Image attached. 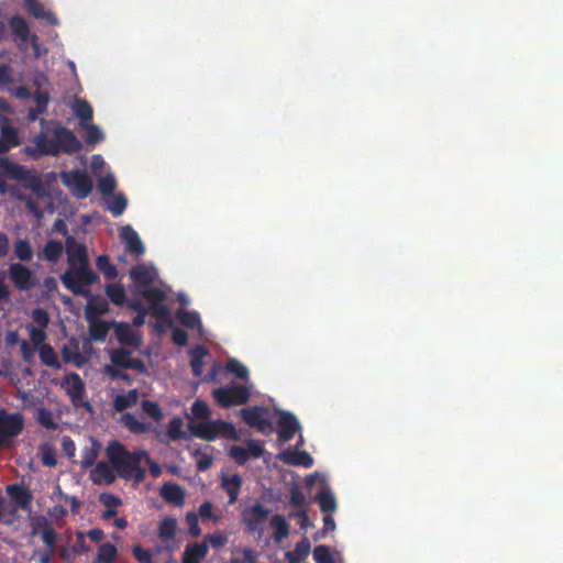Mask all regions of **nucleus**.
Instances as JSON below:
<instances>
[{
    "label": "nucleus",
    "instance_id": "1",
    "mask_svg": "<svg viewBox=\"0 0 563 563\" xmlns=\"http://www.w3.org/2000/svg\"><path fill=\"white\" fill-rule=\"evenodd\" d=\"M55 125L52 133L54 140H48L44 132L33 137V146H25V153L31 157L58 156L59 153L73 155L82 148L76 134L60 125L57 121H51Z\"/></svg>",
    "mask_w": 563,
    "mask_h": 563
},
{
    "label": "nucleus",
    "instance_id": "2",
    "mask_svg": "<svg viewBox=\"0 0 563 563\" xmlns=\"http://www.w3.org/2000/svg\"><path fill=\"white\" fill-rule=\"evenodd\" d=\"M109 463L114 468L118 477L124 481L142 483L145 479L146 471L141 465L145 450L130 452L119 441H111L106 449Z\"/></svg>",
    "mask_w": 563,
    "mask_h": 563
},
{
    "label": "nucleus",
    "instance_id": "3",
    "mask_svg": "<svg viewBox=\"0 0 563 563\" xmlns=\"http://www.w3.org/2000/svg\"><path fill=\"white\" fill-rule=\"evenodd\" d=\"M190 433L205 441H214L218 438L238 441L240 439L235 427L223 420H207L203 422H189Z\"/></svg>",
    "mask_w": 563,
    "mask_h": 563
},
{
    "label": "nucleus",
    "instance_id": "4",
    "mask_svg": "<svg viewBox=\"0 0 563 563\" xmlns=\"http://www.w3.org/2000/svg\"><path fill=\"white\" fill-rule=\"evenodd\" d=\"M60 280L74 295L86 296L88 294L87 287L96 284L99 276L89 265H77L68 267L60 276Z\"/></svg>",
    "mask_w": 563,
    "mask_h": 563
},
{
    "label": "nucleus",
    "instance_id": "5",
    "mask_svg": "<svg viewBox=\"0 0 563 563\" xmlns=\"http://www.w3.org/2000/svg\"><path fill=\"white\" fill-rule=\"evenodd\" d=\"M60 388L69 397L74 407H84L88 411L92 410L90 402L85 401V383L78 373L71 372L66 374L60 380Z\"/></svg>",
    "mask_w": 563,
    "mask_h": 563
},
{
    "label": "nucleus",
    "instance_id": "6",
    "mask_svg": "<svg viewBox=\"0 0 563 563\" xmlns=\"http://www.w3.org/2000/svg\"><path fill=\"white\" fill-rule=\"evenodd\" d=\"M139 294L150 303L148 312L156 319L162 321H169L170 310L164 303L166 294L157 287H144L139 290Z\"/></svg>",
    "mask_w": 563,
    "mask_h": 563
},
{
    "label": "nucleus",
    "instance_id": "7",
    "mask_svg": "<svg viewBox=\"0 0 563 563\" xmlns=\"http://www.w3.org/2000/svg\"><path fill=\"white\" fill-rule=\"evenodd\" d=\"M212 395L217 402L223 408L244 405L251 398L249 388L242 385L219 387L213 390Z\"/></svg>",
    "mask_w": 563,
    "mask_h": 563
},
{
    "label": "nucleus",
    "instance_id": "8",
    "mask_svg": "<svg viewBox=\"0 0 563 563\" xmlns=\"http://www.w3.org/2000/svg\"><path fill=\"white\" fill-rule=\"evenodd\" d=\"M8 273L10 282L21 292L30 291L38 284L34 273L22 263L10 264Z\"/></svg>",
    "mask_w": 563,
    "mask_h": 563
},
{
    "label": "nucleus",
    "instance_id": "9",
    "mask_svg": "<svg viewBox=\"0 0 563 563\" xmlns=\"http://www.w3.org/2000/svg\"><path fill=\"white\" fill-rule=\"evenodd\" d=\"M269 509L261 503H255L251 507L243 509L242 521L251 533L262 534L263 525L267 520Z\"/></svg>",
    "mask_w": 563,
    "mask_h": 563
},
{
    "label": "nucleus",
    "instance_id": "10",
    "mask_svg": "<svg viewBox=\"0 0 563 563\" xmlns=\"http://www.w3.org/2000/svg\"><path fill=\"white\" fill-rule=\"evenodd\" d=\"M268 413L267 408L262 406H254L249 408H243L241 410V417L243 421L251 428H255L262 433H267L273 431V423L266 419Z\"/></svg>",
    "mask_w": 563,
    "mask_h": 563
},
{
    "label": "nucleus",
    "instance_id": "11",
    "mask_svg": "<svg viewBox=\"0 0 563 563\" xmlns=\"http://www.w3.org/2000/svg\"><path fill=\"white\" fill-rule=\"evenodd\" d=\"M64 183L73 187L78 198H86L93 188V183L87 172L75 169L63 174Z\"/></svg>",
    "mask_w": 563,
    "mask_h": 563
},
{
    "label": "nucleus",
    "instance_id": "12",
    "mask_svg": "<svg viewBox=\"0 0 563 563\" xmlns=\"http://www.w3.org/2000/svg\"><path fill=\"white\" fill-rule=\"evenodd\" d=\"M24 427V419L20 412L8 413L5 409L0 408V435L13 438L19 435Z\"/></svg>",
    "mask_w": 563,
    "mask_h": 563
},
{
    "label": "nucleus",
    "instance_id": "13",
    "mask_svg": "<svg viewBox=\"0 0 563 563\" xmlns=\"http://www.w3.org/2000/svg\"><path fill=\"white\" fill-rule=\"evenodd\" d=\"M110 360L113 366L122 369H133L139 373H145L146 366L141 358L132 356V352L124 349H114L110 353Z\"/></svg>",
    "mask_w": 563,
    "mask_h": 563
},
{
    "label": "nucleus",
    "instance_id": "14",
    "mask_svg": "<svg viewBox=\"0 0 563 563\" xmlns=\"http://www.w3.org/2000/svg\"><path fill=\"white\" fill-rule=\"evenodd\" d=\"M278 416V441L285 443L290 441L300 430V423L296 416L289 411L280 410Z\"/></svg>",
    "mask_w": 563,
    "mask_h": 563
},
{
    "label": "nucleus",
    "instance_id": "15",
    "mask_svg": "<svg viewBox=\"0 0 563 563\" xmlns=\"http://www.w3.org/2000/svg\"><path fill=\"white\" fill-rule=\"evenodd\" d=\"M68 267L77 265H89L87 247L78 243L73 235H68L65 241Z\"/></svg>",
    "mask_w": 563,
    "mask_h": 563
},
{
    "label": "nucleus",
    "instance_id": "16",
    "mask_svg": "<svg viewBox=\"0 0 563 563\" xmlns=\"http://www.w3.org/2000/svg\"><path fill=\"white\" fill-rule=\"evenodd\" d=\"M31 534L41 536L42 541L51 549L57 540V532L52 527L47 518L41 516L32 520Z\"/></svg>",
    "mask_w": 563,
    "mask_h": 563
},
{
    "label": "nucleus",
    "instance_id": "17",
    "mask_svg": "<svg viewBox=\"0 0 563 563\" xmlns=\"http://www.w3.org/2000/svg\"><path fill=\"white\" fill-rule=\"evenodd\" d=\"M7 493L14 501L16 508L31 512L33 495L29 488L20 484H11L7 486Z\"/></svg>",
    "mask_w": 563,
    "mask_h": 563
},
{
    "label": "nucleus",
    "instance_id": "18",
    "mask_svg": "<svg viewBox=\"0 0 563 563\" xmlns=\"http://www.w3.org/2000/svg\"><path fill=\"white\" fill-rule=\"evenodd\" d=\"M120 238L125 242V249L129 253L135 256H142L145 253L140 235L131 225L120 229Z\"/></svg>",
    "mask_w": 563,
    "mask_h": 563
},
{
    "label": "nucleus",
    "instance_id": "19",
    "mask_svg": "<svg viewBox=\"0 0 563 563\" xmlns=\"http://www.w3.org/2000/svg\"><path fill=\"white\" fill-rule=\"evenodd\" d=\"M130 278L139 287H148L157 277V272L154 267H148L144 264H136L130 269Z\"/></svg>",
    "mask_w": 563,
    "mask_h": 563
},
{
    "label": "nucleus",
    "instance_id": "20",
    "mask_svg": "<svg viewBox=\"0 0 563 563\" xmlns=\"http://www.w3.org/2000/svg\"><path fill=\"white\" fill-rule=\"evenodd\" d=\"M117 476L112 465L103 461L98 462L90 473V479L97 485H110L115 481Z\"/></svg>",
    "mask_w": 563,
    "mask_h": 563
},
{
    "label": "nucleus",
    "instance_id": "21",
    "mask_svg": "<svg viewBox=\"0 0 563 563\" xmlns=\"http://www.w3.org/2000/svg\"><path fill=\"white\" fill-rule=\"evenodd\" d=\"M279 459L287 465L311 467L313 465L312 456L306 451L287 450L279 454Z\"/></svg>",
    "mask_w": 563,
    "mask_h": 563
},
{
    "label": "nucleus",
    "instance_id": "22",
    "mask_svg": "<svg viewBox=\"0 0 563 563\" xmlns=\"http://www.w3.org/2000/svg\"><path fill=\"white\" fill-rule=\"evenodd\" d=\"M209 551L208 543L202 541L200 543L187 544L183 553V563H201L207 556Z\"/></svg>",
    "mask_w": 563,
    "mask_h": 563
},
{
    "label": "nucleus",
    "instance_id": "23",
    "mask_svg": "<svg viewBox=\"0 0 563 563\" xmlns=\"http://www.w3.org/2000/svg\"><path fill=\"white\" fill-rule=\"evenodd\" d=\"M159 494L162 498L167 503H172L176 506H183L185 504V490L178 484L169 483L163 485L161 487Z\"/></svg>",
    "mask_w": 563,
    "mask_h": 563
},
{
    "label": "nucleus",
    "instance_id": "24",
    "mask_svg": "<svg viewBox=\"0 0 563 563\" xmlns=\"http://www.w3.org/2000/svg\"><path fill=\"white\" fill-rule=\"evenodd\" d=\"M88 334L93 342H102L106 340L109 330L112 328V321H104L101 319L88 320Z\"/></svg>",
    "mask_w": 563,
    "mask_h": 563
},
{
    "label": "nucleus",
    "instance_id": "25",
    "mask_svg": "<svg viewBox=\"0 0 563 563\" xmlns=\"http://www.w3.org/2000/svg\"><path fill=\"white\" fill-rule=\"evenodd\" d=\"M0 132L1 139L9 146V148L20 145V139L16 129L11 125L10 119L4 115L0 117Z\"/></svg>",
    "mask_w": 563,
    "mask_h": 563
},
{
    "label": "nucleus",
    "instance_id": "26",
    "mask_svg": "<svg viewBox=\"0 0 563 563\" xmlns=\"http://www.w3.org/2000/svg\"><path fill=\"white\" fill-rule=\"evenodd\" d=\"M63 251L64 246L60 241L48 240L42 252L38 253V257L43 261L56 264L60 260Z\"/></svg>",
    "mask_w": 563,
    "mask_h": 563
},
{
    "label": "nucleus",
    "instance_id": "27",
    "mask_svg": "<svg viewBox=\"0 0 563 563\" xmlns=\"http://www.w3.org/2000/svg\"><path fill=\"white\" fill-rule=\"evenodd\" d=\"M0 169L3 175L10 176L12 179L22 180L27 176V169L8 157H0Z\"/></svg>",
    "mask_w": 563,
    "mask_h": 563
},
{
    "label": "nucleus",
    "instance_id": "28",
    "mask_svg": "<svg viewBox=\"0 0 563 563\" xmlns=\"http://www.w3.org/2000/svg\"><path fill=\"white\" fill-rule=\"evenodd\" d=\"M190 367L195 377H200L203 373L205 357L208 350L203 345H196L189 351Z\"/></svg>",
    "mask_w": 563,
    "mask_h": 563
},
{
    "label": "nucleus",
    "instance_id": "29",
    "mask_svg": "<svg viewBox=\"0 0 563 563\" xmlns=\"http://www.w3.org/2000/svg\"><path fill=\"white\" fill-rule=\"evenodd\" d=\"M242 483V477L239 474H232L222 478L221 486L227 492L230 504H234L238 500Z\"/></svg>",
    "mask_w": 563,
    "mask_h": 563
},
{
    "label": "nucleus",
    "instance_id": "30",
    "mask_svg": "<svg viewBox=\"0 0 563 563\" xmlns=\"http://www.w3.org/2000/svg\"><path fill=\"white\" fill-rule=\"evenodd\" d=\"M112 328H114V335L120 344H136L134 332L129 323L112 321Z\"/></svg>",
    "mask_w": 563,
    "mask_h": 563
},
{
    "label": "nucleus",
    "instance_id": "31",
    "mask_svg": "<svg viewBox=\"0 0 563 563\" xmlns=\"http://www.w3.org/2000/svg\"><path fill=\"white\" fill-rule=\"evenodd\" d=\"M139 391L137 389H130L125 394H119L114 397L112 406L117 412H122L128 408L137 404Z\"/></svg>",
    "mask_w": 563,
    "mask_h": 563
},
{
    "label": "nucleus",
    "instance_id": "32",
    "mask_svg": "<svg viewBox=\"0 0 563 563\" xmlns=\"http://www.w3.org/2000/svg\"><path fill=\"white\" fill-rule=\"evenodd\" d=\"M311 544L308 538L303 537L291 551L286 552L285 556L289 563H299L310 553Z\"/></svg>",
    "mask_w": 563,
    "mask_h": 563
},
{
    "label": "nucleus",
    "instance_id": "33",
    "mask_svg": "<svg viewBox=\"0 0 563 563\" xmlns=\"http://www.w3.org/2000/svg\"><path fill=\"white\" fill-rule=\"evenodd\" d=\"M75 115L80 121V126L89 123L93 118V110L90 103L85 99L76 98L73 104Z\"/></svg>",
    "mask_w": 563,
    "mask_h": 563
},
{
    "label": "nucleus",
    "instance_id": "34",
    "mask_svg": "<svg viewBox=\"0 0 563 563\" xmlns=\"http://www.w3.org/2000/svg\"><path fill=\"white\" fill-rule=\"evenodd\" d=\"M269 525L275 530L273 539L276 543H280L289 536L290 526L282 515H274Z\"/></svg>",
    "mask_w": 563,
    "mask_h": 563
},
{
    "label": "nucleus",
    "instance_id": "35",
    "mask_svg": "<svg viewBox=\"0 0 563 563\" xmlns=\"http://www.w3.org/2000/svg\"><path fill=\"white\" fill-rule=\"evenodd\" d=\"M9 26L11 29L12 34L16 38L24 41V42L27 41L29 35H30V27L24 18H22L21 15H18V14L13 15L9 20Z\"/></svg>",
    "mask_w": 563,
    "mask_h": 563
},
{
    "label": "nucleus",
    "instance_id": "36",
    "mask_svg": "<svg viewBox=\"0 0 563 563\" xmlns=\"http://www.w3.org/2000/svg\"><path fill=\"white\" fill-rule=\"evenodd\" d=\"M118 549L110 542L102 543L98 547L97 555L92 563H114L117 560Z\"/></svg>",
    "mask_w": 563,
    "mask_h": 563
},
{
    "label": "nucleus",
    "instance_id": "37",
    "mask_svg": "<svg viewBox=\"0 0 563 563\" xmlns=\"http://www.w3.org/2000/svg\"><path fill=\"white\" fill-rule=\"evenodd\" d=\"M41 362L53 368H60L62 364L58 361L55 350L49 344H42L37 349Z\"/></svg>",
    "mask_w": 563,
    "mask_h": 563
},
{
    "label": "nucleus",
    "instance_id": "38",
    "mask_svg": "<svg viewBox=\"0 0 563 563\" xmlns=\"http://www.w3.org/2000/svg\"><path fill=\"white\" fill-rule=\"evenodd\" d=\"M176 318L181 325L188 329H196L201 325L200 317L196 311L179 309L176 312Z\"/></svg>",
    "mask_w": 563,
    "mask_h": 563
},
{
    "label": "nucleus",
    "instance_id": "39",
    "mask_svg": "<svg viewBox=\"0 0 563 563\" xmlns=\"http://www.w3.org/2000/svg\"><path fill=\"white\" fill-rule=\"evenodd\" d=\"M14 254L21 262H30L33 258V247L29 240L18 239L14 242Z\"/></svg>",
    "mask_w": 563,
    "mask_h": 563
},
{
    "label": "nucleus",
    "instance_id": "40",
    "mask_svg": "<svg viewBox=\"0 0 563 563\" xmlns=\"http://www.w3.org/2000/svg\"><path fill=\"white\" fill-rule=\"evenodd\" d=\"M25 7H26L27 12L31 15H33L34 18H37V19L42 18V19L49 21L51 23L56 22L55 15L51 12H45L43 4L41 2H38L37 0H26Z\"/></svg>",
    "mask_w": 563,
    "mask_h": 563
},
{
    "label": "nucleus",
    "instance_id": "41",
    "mask_svg": "<svg viewBox=\"0 0 563 563\" xmlns=\"http://www.w3.org/2000/svg\"><path fill=\"white\" fill-rule=\"evenodd\" d=\"M96 266L103 274L106 279L112 280L118 277V269L110 262L108 255H99L96 260Z\"/></svg>",
    "mask_w": 563,
    "mask_h": 563
},
{
    "label": "nucleus",
    "instance_id": "42",
    "mask_svg": "<svg viewBox=\"0 0 563 563\" xmlns=\"http://www.w3.org/2000/svg\"><path fill=\"white\" fill-rule=\"evenodd\" d=\"M106 294L115 306H122L126 301L125 290L121 284H108Z\"/></svg>",
    "mask_w": 563,
    "mask_h": 563
},
{
    "label": "nucleus",
    "instance_id": "43",
    "mask_svg": "<svg viewBox=\"0 0 563 563\" xmlns=\"http://www.w3.org/2000/svg\"><path fill=\"white\" fill-rule=\"evenodd\" d=\"M25 181V187L31 189L37 198H43L47 196V191L44 188L42 178L38 175L31 174L30 170H27L26 178L22 179Z\"/></svg>",
    "mask_w": 563,
    "mask_h": 563
},
{
    "label": "nucleus",
    "instance_id": "44",
    "mask_svg": "<svg viewBox=\"0 0 563 563\" xmlns=\"http://www.w3.org/2000/svg\"><path fill=\"white\" fill-rule=\"evenodd\" d=\"M177 523L174 518H165L159 522L158 538L163 541L173 540L176 536Z\"/></svg>",
    "mask_w": 563,
    "mask_h": 563
},
{
    "label": "nucleus",
    "instance_id": "45",
    "mask_svg": "<svg viewBox=\"0 0 563 563\" xmlns=\"http://www.w3.org/2000/svg\"><path fill=\"white\" fill-rule=\"evenodd\" d=\"M320 510L324 514L333 512L336 509V500L332 493L322 490L317 495Z\"/></svg>",
    "mask_w": 563,
    "mask_h": 563
},
{
    "label": "nucleus",
    "instance_id": "46",
    "mask_svg": "<svg viewBox=\"0 0 563 563\" xmlns=\"http://www.w3.org/2000/svg\"><path fill=\"white\" fill-rule=\"evenodd\" d=\"M122 421L124 426L133 433H146L150 430L148 424L137 420L132 413H124Z\"/></svg>",
    "mask_w": 563,
    "mask_h": 563
},
{
    "label": "nucleus",
    "instance_id": "47",
    "mask_svg": "<svg viewBox=\"0 0 563 563\" xmlns=\"http://www.w3.org/2000/svg\"><path fill=\"white\" fill-rule=\"evenodd\" d=\"M167 434L172 441H178L187 438L186 433L183 431V420L179 417H174L169 421Z\"/></svg>",
    "mask_w": 563,
    "mask_h": 563
},
{
    "label": "nucleus",
    "instance_id": "48",
    "mask_svg": "<svg viewBox=\"0 0 563 563\" xmlns=\"http://www.w3.org/2000/svg\"><path fill=\"white\" fill-rule=\"evenodd\" d=\"M225 368L239 379H249L250 373L247 367L236 358H230L225 364Z\"/></svg>",
    "mask_w": 563,
    "mask_h": 563
},
{
    "label": "nucleus",
    "instance_id": "49",
    "mask_svg": "<svg viewBox=\"0 0 563 563\" xmlns=\"http://www.w3.org/2000/svg\"><path fill=\"white\" fill-rule=\"evenodd\" d=\"M128 200L123 194L113 196L109 202L108 210L113 217H120L126 209Z\"/></svg>",
    "mask_w": 563,
    "mask_h": 563
},
{
    "label": "nucleus",
    "instance_id": "50",
    "mask_svg": "<svg viewBox=\"0 0 563 563\" xmlns=\"http://www.w3.org/2000/svg\"><path fill=\"white\" fill-rule=\"evenodd\" d=\"M41 461L44 466L54 467L57 464L55 449L49 443L41 445Z\"/></svg>",
    "mask_w": 563,
    "mask_h": 563
},
{
    "label": "nucleus",
    "instance_id": "51",
    "mask_svg": "<svg viewBox=\"0 0 563 563\" xmlns=\"http://www.w3.org/2000/svg\"><path fill=\"white\" fill-rule=\"evenodd\" d=\"M36 420L42 427L48 430H56L58 428V424L54 420L53 413L46 408H38Z\"/></svg>",
    "mask_w": 563,
    "mask_h": 563
},
{
    "label": "nucleus",
    "instance_id": "52",
    "mask_svg": "<svg viewBox=\"0 0 563 563\" xmlns=\"http://www.w3.org/2000/svg\"><path fill=\"white\" fill-rule=\"evenodd\" d=\"M86 131V142L90 145H95L101 142L104 137L102 131L98 125L87 123L81 126Z\"/></svg>",
    "mask_w": 563,
    "mask_h": 563
},
{
    "label": "nucleus",
    "instance_id": "53",
    "mask_svg": "<svg viewBox=\"0 0 563 563\" xmlns=\"http://www.w3.org/2000/svg\"><path fill=\"white\" fill-rule=\"evenodd\" d=\"M108 311V303L104 300H90L86 307L87 320L92 319V316H100Z\"/></svg>",
    "mask_w": 563,
    "mask_h": 563
},
{
    "label": "nucleus",
    "instance_id": "54",
    "mask_svg": "<svg viewBox=\"0 0 563 563\" xmlns=\"http://www.w3.org/2000/svg\"><path fill=\"white\" fill-rule=\"evenodd\" d=\"M312 554L316 563H334V559L330 551V548L327 545H317L313 549Z\"/></svg>",
    "mask_w": 563,
    "mask_h": 563
},
{
    "label": "nucleus",
    "instance_id": "55",
    "mask_svg": "<svg viewBox=\"0 0 563 563\" xmlns=\"http://www.w3.org/2000/svg\"><path fill=\"white\" fill-rule=\"evenodd\" d=\"M191 413L196 419L206 420L210 416V408L206 401L197 399L191 405Z\"/></svg>",
    "mask_w": 563,
    "mask_h": 563
},
{
    "label": "nucleus",
    "instance_id": "56",
    "mask_svg": "<svg viewBox=\"0 0 563 563\" xmlns=\"http://www.w3.org/2000/svg\"><path fill=\"white\" fill-rule=\"evenodd\" d=\"M142 410L155 421H159L163 417L162 409L156 401L143 400Z\"/></svg>",
    "mask_w": 563,
    "mask_h": 563
},
{
    "label": "nucleus",
    "instance_id": "57",
    "mask_svg": "<svg viewBox=\"0 0 563 563\" xmlns=\"http://www.w3.org/2000/svg\"><path fill=\"white\" fill-rule=\"evenodd\" d=\"M115 178L110 174L101 177L98 181V190L104 196L112 195L115 190Z\"/></svg>",
    "mask_w": 563,
    "mask_h": 563
},
{
    "label": "nucleus",
    "instance_id": "58",
    "mask_svg": "<svg viewBox=\"0 0 563 563\" xmlns=\"http://www.w3.org/2000/svg\"><path fill=\"white\" fill-rule=\"evenodd\" d=\"M98 457V450L95 448H85L81 453V460L79 462L82 468H89L96 464Z\"/></svg>",
    "mask_w": 563,
    "mask_h": 563
},
{
    "label": "nucleus",
    "instance_id": "59",
    "mask_svg": "<svg viewBox=\"0 0 563 563\" xmlns=\"http://www.w3.org/2000/svg\"><path fill=\"white\" fill-rule=\"evenodd\" d=\"M132 554L139 563H153L152 552L140 544L133 545Z\"/></svg>",
    "mask_w": 563,
    "mask_h": 563
},
{
    "label": "nucleus",
    "instance_id": "60",
    "mask_svg": "<svg viewBox=\"0 0 563 563\" xmlns=\"http://www.w3.org/2000/svg\"><path fill=\"white\" fill-rule=\"evenodd\" d=\"M246 449L240 445H232L229 451V456L239 465H244L249 461Z\"/></svg>",
    "mask_w": 563,
    "mask_h": 563
},
{
    "label": "nucleus",
    "instance_id": "61",
    "mask_svg": "<svg viewBox=\"0 0 563 563\" xmlns=\"http://www.w3.org/2000/svg\"><path fill=\"white\" fill-rule=\"evenodd\" d=\"M33 98H34V102H35L36 112L45 113L47 110L48 101H49L48 93L46 91H42V90L37 89L34 92Z\"/></svg>",
    "mask_w": 563,
    "mask_h": 563
},
{
    "label": "nucleus",
    "instance_id": "62",
    "mask_svg": "<svg viewBox=\"0 0 563 563\" xmlns=\"http://www.w3.org/2000/svg\"><path fill=\"white\" fill-rule=\"evenodd\" d=\"M244 449L247 451L249 459H260L265 452L264 446L256 440H247Z\"/></svg>",
    "mask_w": 563,
    "mask_h": 563
},
{
    "label": "nucleus",
    "instance_id": "63",
    "mask_svg": "<svg viewBox=\"0 0 563 563\" xmlns=\"http://www.w3.org/2000/svg\"><path fill=\"white\" fill-rule=\"evenodd\" d=\"M186 523L189 528V534L194 538H197L201 534V529L199 526L198 515L194 511H190L186 515Z\"/></svg>",
    "mask_w": 563,
    "mask_h": 563
},
{
    "label": "nucleus",
    "instance_id": "64",
    "mask_svg": "<svg viewBox=\"0 0 563 563\" xmlns=\"http://www.w3.org/2000/svg\"><path fill=\"white\" fill-rule=\"evenodd\" d=\"M86 534L84 533V531H77L76 532V542L73 547V552L75 554H85V553H88L91 548L89 547V544H87L86 542Z\"/></svg>",
    "mask_w": 563,
    "mask_h": 563
}]
</instances>
